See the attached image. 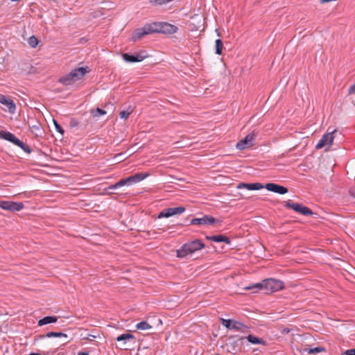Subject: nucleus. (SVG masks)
<instances>
[{
  "mask_svg": "<svg viewBox=\"0 0 355 355\" xmlns=\"http://www.w3.org/2000/svg\"><path fill=\"white\" fill-rule=\"evenodd\" d=\"M205 247V243L200 239H195L189 241L182 245V246L177 250V257L179 258H184L188 255L199 251Z\"/></svg>",
  "mask_w": 355,
  "mask_h": 355,
  "instance_id": "f257e3e1",
  "label": "nucleus"
},
{
  "mask_svg": "<svg viewBox=\"0 0 355 355\" xmlns=\"http://www.w3.org/2000/svg\"><path fill=\"white\" fill-rule=\"evenodd\" d=\"M89 71L88 67H78L73 69L69 73L60 77L58 81L64 85H71L80 80Z\"/></svg>",
  "mask_w": 355,
  "mask_h": 355,
  "instance_id": "f03ea898",
  "label": "nucleus"
},
{
  "mask_svg": "<svg viewBox=\"0 0 355 355\" xmlns=\"http://www.w3.org/2000/svg\"><path fill=\"white\" fill-rule=\"evenodd\" d=\"M265 293L279 291L284 288V283L281 280L269 278L263 279Z\"/></svg>",
  "mask_w": 355,
  "mask_h": 355,
  "instance_id": "7ed1b4c3",
  "label": "nucleus"
},
{
  "mask_svg": "<svg viewBox=\"0 0 355 355\" xmlns=\"http://www.w3.org/2000/svg\"><path fill=\"white\" fill-rule=\"evenodd\" d=\"M284 207L288 209H291L295 212L300 213L304 216H312L315 214L308 207L304 206L300 203L293 202L290 200L285 201Z\"/></svg>",
  "mask_w": 355,
  "mask_h": 355,
  "instance_id": "20e7f679",
  "label": "nucleus"
},
{
  "mask_svg": "<svg viewBox=\"0 0 355 355\" xmlns=\"http://www.w3.org/2000/svg\"><path fill=\"white\" fill-rule=\"evenodd\" d=\"M258 133L253 130L252 132L247 135L243 139L240 140L236 145L238 150H243L249 148L254 145V141Z\"/></svg>",
  "mask_w": 355,
  "mask_h": 355,
  "instance_id": "39448f33",
  "label": "nucleus"
},
{
  "mask_svg": "<svg viewBox=\"0 0 355 355\" xmlns=\"http://www.w3.org/2000/svg\"><path fill=\"white\" fill-rule=\"evenodd\" d=\"M24 205L21 202H13L8 200H0V207L10 211H19L24 208Z\"/></svg>",
  "mask_w": 355,
  "mask_h": 355,
  "instance_id": "423d86ee",
  "label": "nucleus"
},
{
  "mask_svg": "<svg viewBox=\"0 0 355 355\" xmlns=\"http://www.w3.org/2000/svg\"><path fill=\"white\" fill-rule=\"evenodd\" d=\"M116 340L118 342H123L121 345V349L128 350L130 349V343L135 344L136 343V338L135 336L130 333L123 334L119 336Z\"/></svg>",
  "mask_w": 355,
  "mask_h": 355,
  "instance_id": "0eeeda50",
  "label": "nucleus"
},
{
  "mask_svg": "<svg viewBox=\"0 0 355 355\" xmlns=\"http://www.w3.org/2000/svg\"><path fill=\"white\" fill-rule=\"evenodd\" d=\"M146 51H141L135 54H130L125 53L122 54L123 59L126 62H141L144 58L147 57Z\"/></svg>",
  "mask_w": 355,
  "mask_h": 355,
  "instance_id": "6e6552de",
  "label": "nucleus"
},
{
  "mask_svg": "<svg viewBox=\"0 0 355 355\" xmlns=\"http://www.w3.org/2000/svg\"><path fill=\"white\" fill-rule=\"evenodd\" d=\"M247 340L250 343L253 345H266V341L263 339L257 337L254 335L249 334L248 336L244 337L241 336L238 338L236 341L234 342L236 345L238 344V343H240L241 344L243 343L244 340Z\"/></svg>",
  "mask_w": 355,
  "mask_h": 355,
  "instance_id": "1a4fd4ad",
  "label": "nucleus"
},
{
  "mask_svg": "<svg viewBox=\"0 0 355 355\" xmlns=\"http://www.w3.org/2000/svg\"><path fill=\"white\" fill-rule=\"evenodd\" d=\"M337 132V130H333L331 132H327V133L324 134L322 137V138L319 140L318 144H316L315 148L316 149H321L324 146H326L327 144L331 145L332 144L333 140H334L333 135L335 132Z\"/></svg>",
  "mask_w": 355,
  "mask_h": 355,
  "instance_id": "9d476101",
  "label": "nucleus"
},
{
  "mask_svg": "<svg viewBox=\"0 0 355 355\" xmlns=\"http://www.w3.org/2000/svg\"><path fill=\"white\" fill-rule=\"evenodd\" d=\"M216 222V219L210 215H205L202 218H195L190 221L191 225H209Z\"/></svg>",
  "mask_w": 355,
  "mask_h": 355,
  "instance_id": "9b49d317",
  "label": "nucleus"
},
{
  "mask_svg": "<svg viewBox=\"0 0 355 355\" xmlns=\"http://www.w3.org/2000/svg\"><path fill=\"white\" fill-rule=\"evenodd\" d=\"M264 188H266L268 191H272L279 194H286L288 193V189L282 185H279L275 183H267Z\"/></svg>",
  "mask_w": 355,
  "mask_h": 355,
  "instance_id": "f8f14e48",
  "label": "nucleus"
},
{
  "mask_svg": "<svg viewBox=\"0 0 355 355\" xmlns=\"http://www.w3.org/2000/svg\"><path fill=\"white\" fill-rule=\"evenodd\" d=\"M149 175L148 173H138L125 178L127 186L141 182Z\"/></svg>",
  "mask_w": 355,
  "mask_h": 355,
  "instance_id": "ddd939ff",
  "label": "nucleus"
},
{
  "mask_svg": "<svg viewBox=\"0 0 355 355\" xmlns=\"http://www.w3.org/2000/svg\"><path fill=\"white\" fill-rule=\"evenodd\" d=\"M0 137L2 139L11 142L12 144L19 146L21 143V140L18 139L14 134L3 130L0 131Z\"/></svg>",
  "mask_w": 355,
  "mask_h": 355,
  "instance_id": "4468645a",
  "label": "nucleus"
},
{
  "mask_svg": "<svg viewBox=\"0 0 355 355\" xmlns=\"http://www.w3.org/2000/svg\"><path fill=\"white\" fill-rule=\"evenodd\" d=\"M28 127L33 134L36 137H42L44 133L43 128L41 123L37 121H34L32 123L28 122Z\"/></svg>",
  "mask_w": 355,
  "mask_h": 355,
  "instance_id": "2eb2a0df",
  "label": "nucleus"
},
{
  "mask_svg": "<svg viewBox=\"0 0 355 355\" xmlns=\"http://www.w3.org/2000/svg\"><path fill=\"white\" fill-rule=\"evenodd\" d=\"M160 32L164 34H173L175 33L178 28L176 26L171 24L167 22H161L160 24Z\"/></svg>",
  "mask_w": 355,
  "mask_h": 355,
  "instance_id": "dca6fc26",
  "label": "nucleus"
},
{
  "mask_svg": "<svg viewBox=\"0 0 355 355\" xmlns=\"http://www.w3.org/2000/svg\"><path fill=\"white\" fill-rule=\"evenodd\" d=\"M0 103L5 105L10 113H14L15 112L16 106L14 101L5 95L0 94Z\"/></svg>",
  "mask_w": 355,
  "mask_h": 355,
  "instance_id": "f3484780",
  "label": "nucleus"
},
{
  "mask_svg": "<svg viewBox=\"0 0 355 355\" xmlns=\"http://www.w3.org/2000/svg\"><path fill=\"white\" fill-rule=\"evenodd\" d=\"M206 239L217 243H225L227 244H230L231 243L230 238L223 234L207 236Z\"/></svg>",
  "mask_w": 355,
  "mask_h": 355,
  "instance_id": "a211bd4d",
  "label": "nucleus"
},
{
  "mask_svg": "<svg viewBox=\"0 0 355 355\" xmlns=\"http://www.w3.org/2000/svg\"><path fill=\"white\" fill-rule=\"evenodd\" d=\"M247 189L248 190H259L264 188V186L259 182L256 183H240L237 186V189Z\"/></svg>",
  "mask_w": 355,
  "mask_h": 355,
  "instance_id": "6ab92c4d",
  "label": "nucleus"
},
{
  "mask_svg": "<svg viewBox=\"0 0 355 355\" xmlns=\"http://www.w3.org/2000/svg\"><path fill=\"white\" fill-rule=\"evenodd\" d=\"M160 24L161 22H153L151 24H146L144 26L146 28L148 34H152L160 32Z\"/></svg>",
  "mask_w": 355,
  "mask_h": 355,
  "instance_id": "aec40b11",
  "label": "nucleus"
},
{
  "mask_svg": "<svg viewBox=\"0 0 355 355\" xmlns=\"http://www.w3.org/2000/svg\"><path fill=\"white\" fill-rule=\"evenodd\" d=\"M146 35H148V34L146 31V28H145V26H143L142 28H137L132 34V41L136 42L137 40L142 38Z\"/></svg>",
  "mask_w": 355,
  "mask_h": 355,
  "instance_id": "412c9836",
  "label": "nucleus"
},
{
  "mask_svg": "<svg viewBox=\"0 0 355 355\" xmlns=\"http://www.w3.org/2000/svg\"><path fill=\"white\" fill-rule=\"evenodd\" d=\"M239 321L231 320V319H221L222 324L229 329L236 330Z\"/></svg>",
  "mask_w": 355,
  "mask_h": 355,
  "instance_id": "4be33fe9",
  "label": "nucleus"
},
{
  "mask_svg": "<svg viewBox=\"0 0 355 355\" xmlns=\"http://www.w3.org/2000/svg\"><path fill=\"white\" fill-rule=\"evenodd\" d=\"M58 321V317L55 315L45 316L43 318L39 320L37 324L38 326H43L51 323H55Z\"/></svg>",
  "mask_w": 355,
  "mask_h": 355,
  "instance_id": "5701e85b",
  "label": "nucleus"
},
{
  "mask_svg": "<svg viewBox=\"0 0 355 355\" xmlns=\"http://www.w3.org/2000/svg\"><path fill=\"white\" fill-rule=\"evenodd\" d=\"M174 0H149L148 3L153 7H159L164 5H166Z\"/></svg>",
  "mask_w": 355,
  "mask_h": 355,
  "instance_id": "b1692460",
  "label": "nucleus"
},
{
  "mask_svg": "<svg viewBox=\"0 0 355 355\" xmlns=\"http://www.w3.org/2000/svg\"><path fill=\"white\" fill-rule=\"evenodd\" d=\"M254 289L263 290L265 291V285H264L263 280L259 283L252 284L249 285L248 286L245 287V290H248V291H253Z\"/></svg>",
  "mask_w": 355,
  "mask_h": 355,
  "instance_id": "393cba45",
  "label": "nucleus"
},
{
  "mask_svg": "<svg viewBox=\"0 0 355 355\" xmlns=\"http://www.w3.org/2000/svg\"><path fill=\"white\" fill-rule=\"evenodd\" d=\"M223 43L220 39H217L215 42V53L217 55H221L223 53Z\"/></svg>",
  "mask_w": 355,
  "mask_h": 355,
  "instance_id": "a878e982",
  "label": "nucleus"
},
{
  "mask_svg": "<svg viewBox=\"0 0 355 355\" xmlns=\"http://www.w3.org/2000/svg\"><path fill=\"white\" fill-rule=\"evenodd\" d=\"M125 185H127V182H126L125 178L121 179L119 182H116L114 184L110 185L108 187V189H110V190L116 189H118V188H119L121 187H123V186H125Z\"/></svg>",
  "mask_w": 355,
  "mask_h": 355,
  "instance_id": "bb28decb",
  "label": "nucleus"
},
{
  "mask_svg": "<svg viewBox=\"0 0 355 355\" xmlns=\"http://www.w3.org/2000/svg\"><path fill=\"white\" fill-rule=\"evenodd\" d=\"M304 350L307 352L309 354H317L325 352L326 349L323 347L318 346L313 348L304 349Z\"/></svg>",
  "mask_w": 355,
  "mask_h": 355,
  "instance_id": "cd10ccee",
  "label": "nucleus"
},
{
  "mask_svg": "<svg viewBox=\"0 0 355 355\" xmlns=\"http://www.w3.org/2000/svg\"><path fill=\"white\" fill-rule=\"evenodd\" d=\"M172 216H173V214H172V212H171V208H168V209H165L163 211H162L159 214V215L157 216V218H168V217H171Z\"/></svg>",
  "mask_w": 355,
  "mask_h": 355,
  "instance_id": "c85d7f7f",
  "label": "nucleus"
},
{
  "mask_svg": "<svg viewBox=\"0 0 355 355\" xmlns=\"http://www.w3.org/2000/svg\"><path fill=\"white\" fill-rule=\"evenodd\" d=\"M46 336L47 338H51V337H58V338H67V335L66 334L62 333V332H54V331H50L46 334Z\"/></svg>",
  "mask_w": 355,
  "mask_h": 355,
  "instance_id": "c756f323",
  "label": "nucleus"
},
{
  "mask_svg": "<svg viewBox=\"0 0 355 355\" xmlns=\"http://www.w3.org/2000/svg\"><path fill=\"white\" fill-rule=\"evenodd\" d=\"M136 327L138 329L146 330L152 328V326L150 325L146 321H141L137 324Z\"/></svg>",
  "mask_w": 355,
  "mask_h": 355,
  "instance_id": "7c9ffc66",
  "label": "nucleus"
},
{
  "mask_svg": "<svg viewBox=\"0 0 355 355\" xmlns=\"http://www.w3.org/2000/svg\"><path fill=\"white\" fill-rule=\"evenodd\" d=\"M236 324L238 325L236 328L237 331H240L244 334H246L250 331V327L241 322H239V324Z\"/></svg>",
  "mask_w": 355,
  "mask_h": 355,
  "instance_id": "2f4dec72",
  "label": "nucleus"
},
{
  "mask_svg": "<svg viewBox=\"0 0 355 355\" xmlns=\"http://www.w3.org/2000/svg\"><path fill=\"white\" fill-rule=\"evenodd\" d=\"M28 43L31 47L35 48L38 44V40L35 36L32 35L28 39Z\"/></svg>",
  "mask_w": 355,
  "mask_h": 355,
  "instance_id": "473e14b6",
  "label": "nucleus"
},
{
  "mask_svg": "<svg viewBox=\"0 0 355 355\" xmlns=\"http://www.w3.org/2000/svg\"><path fill=\"white\" fill-rule=\"evenodd\" d=\"M171 209L173 216L182 214L185 211L184 207H171Z\"/></svg>",
  "mask_w": 355,
  "mask_h": 355,
  "instance_id": "72a5a7b5",
  "label": "nucleus"
},
{
  "mask_svg": "<svg viewBox=\"0 0 355 355\" xmlns=\"http://www.w3.org/2000/svg\"><path fill=\"white\" fill-rule=\"evenodd\" d=\"M18 147H19L26 153H31L32 152V148H31V146L25 144L23 141H21Z\"/></svg>",
  "mask_w": 355,
  "mask_h": 355,
  "instance_id": "f704fd0d",
  "label": "nucleus"
},
{
  "mask_svg": "<svg viewBox=\"0 0 355 355\" xmlns=\"http://www.w3.org/2000/svg\"><path fill=\"white\" fill-rule=\"evenodd\" d=\"M53 123L55 125V130L60 132L62 135H64V129L62 128V127L58 123V122L53 119Z\"/></svg>",
  "mask_w": 355,
  "mask_h": 355,
  "instance_id": "c9c22d12",
  "label": "nucleus"
},
{
  "mask_svg": "<svg viewBox=\"0 0 355 355\" xmlns=\"http://www.w3.org/2000/svg\"><path fill=\"white\" fill-rule=\"evenodd\" d=\"M106 114V112L101 108H96L95 110V112L94 113V116H103Z\"/></svg>",
  "mask_w": 355,
  "mask_h": 355,
  "instance_id": "e433bc0d",
  "label": "nucleus"
},
{
  "mask_svg": "<svg viewBox=\"0 0 355 355\" xmlns=\"http://www.w3.org/2000/svg\"><path fill=\"white\" fill-rule=\"evenodd\" d=\"M130 114V112H128L127 110H123L120 112L119 115L121 119H127L129 115Z\"/></svg>",
  "mask_w": 355,
  "mask_h": 355,
  "instance_id": "4c0bfd02",
  "label": "nucleus"
},
{
  "mask_svg": "<svg viewBox=\"0 0 355 355\" xmlns=\"http://www.w3.org/2000/svg\"><path fill=\"white\" fill-rule=\"evenodd\" d=\"M342 355H355V348L345 350Z\"/></svg>",
  "mask_w": 355,
  "mask_h": 355,
  "instance_id": "58836bf2",
  "label": "nucleus"
},
{
  "mask_svg": "<svg viewBox=\"0 0 355 355\" xmlns=\"http://www.w3.org/2000/svg\"><path fill=\"white\" fill-rule=\"evenodd\" d=\"M69 125L71 127H76L78 125V122L76 119H71L69 122Z\"/></svg>",
  "mask_w": 355,
  "mask_h": 355,
  "instance_id": "ea45409f",
  "label": "nucleus"
},
{
  "mask_svg": "<svg viewBox=\"0 0 355 355\" xmlns=\"http://www.w3.org/2000/svg\"><path fill=\"white\" fill-rule=\"evenodd\" d=\"M97 336L92 334H88L86 337H84L83 339L84 340H88L89 341L93 340L94 338H96Z\"/></svg>",
  "mask_w": 355,
  "mask_h": 355,
  "instance_id": "a19ab883",
  "label": "nucleus"
},
{
  "mask_svg": "<svg viewBox=\"0 0 355 355\" xmlns=\"http://www.w3.org/2000/svg\"><path fill=\"white\" fill-rule=\"evenodd\" d=\"M348 94L349 95L355 94V83L349 88Z\"/></svg>",
  "mask_w": 355,
  "mask_h": 355,
  "instance_id": "79ce46f5",
  "label": "nucleus"
},
{
  "mask_svg": "<svg viewBox=\"0 0 355 355\" xmlns=\"http://www.w3.org/2000/svg\"><path fill=\"white\" fill-rule=\"evenodd\" d=\"M44 338H47L46 336V334H42V335H38V336H36L35 337V340H39V339H43Z\"/></svg>",
  "mask_w": 355,
  "mask_h": 355,
  "instance_id": "37998d69",
  "label": "nucleus"
},
{
  "mask_svg": "<svg viewBox=\"0 0 355 355\" xmlns=\"http://www.w3.org/2000/svg\"><path fill=\"white\" fill-rule=\"evenodd\" d=\"M349 193L350 194L351 196H352L353 198H355V189H350L349 190Z\"/></svg>",
  "mask_w": 355,
  "mask_h": 355,
  "instance_id": "c03bdc74",
  "label": "nucleus"
},
{
  "mask_svg": "<svg viewBox=\"0 0 355 355\" xmlns=\"http://www.w3.org/2000/svg\"><path fill=\"white\" fill-rule=\"evenodd\" d=\"M77 355H89L87 352H79Z\"/></svg>",
  "mask_w": 355,
  "mask_h": 355,
  "instance_id": "a18cd8bd",
  "label": "nucleus"
},
{
  "mask_svg": "<svg viewBox=\"0 0 355 355\" xmlns=\"http://www.w3.org/2000/svg\"><path fill=\"white\" fill-rule=\"evenodd\" d=\"M29 355H42V354L40 353L31 352Z\"/></svg>",
  "mask_w": 355,
  "mask_h": 355,
  "instance_id": "49530a36",
  "label": "nucleus"
},
{
  "mask_svg": "<svg viewBox=\"0 0 355 355\" xmlns=\"http://www.w3.org/2000/svg\"><path fill=\"white\" fill-rule=\"evenodd\" d=\"M123 153H119V154L116 155L115 157H121V156H122V155H123Z\"/></svg>",
  "mask_w": 355,
  "mask_h": 355,
  "instance_id": "de8ad7c7",
  "label": "nucleus"
}]
</instances>
